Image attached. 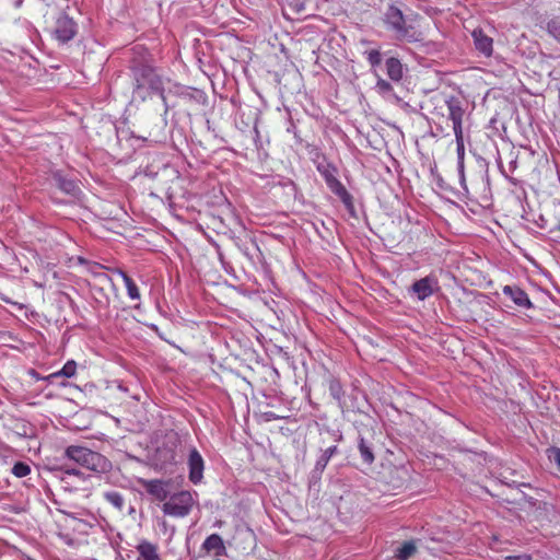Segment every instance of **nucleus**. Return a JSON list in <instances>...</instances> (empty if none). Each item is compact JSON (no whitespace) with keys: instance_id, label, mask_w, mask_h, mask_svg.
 <instances>
[{"instance_id":"nucleus-2","label":"nucleus","mask_w":560,"mask_h":560,"mask_svg":"<svg viewBox=\"0 0 560 560\" xmlns=\"http://www.w3.org/2000/svg\"><path fill=\"white\" fill-rule=\"evenodd\" d=\"M135 90L141 100H145L151 94L159 95L163 101L164 96V84L168 82V79L163 78L158 73L156 69L151 66H141L135 70Z\"/></svg>"},{"instance_id":"nucleus-32","label":"nucleus","mask_w":560,"mask_h":560,"mask_svg":"<svg viewBox=\"0 0 560 560\" xmlns=\"http://www.w3.org/2000/svg\"><path fill=\"white\" fill-rule=\"evenodd\" d=\"M336 447H329L325 451V455H326V460L329 459V457L332 455V453L335 452Z\"/></svg>"},{"instance_id":"nucleus-31","label":"nucleus","mask_w":560,"mask_h":560,"mask_svg":"<svg viewBox=\"0 0 560 560\" xmlns=\"http://www.w3.org/2000/svg\"><path fill=\"white\" fill-rule=\"evenodd\" d=\"M506 560H533L530 555L524 553L518 556H509Z\"/></svg>"},{"instance_id":"nucleus-17","label":"nucleus","mask_w":560,"mask_h":560,"mask_svg":"<svg viewBox=\"0 0 560 560\" xmlns=\"http://www.w3.org/2000/svg\"><path fill=\"white\" fill-rule=\"evenodd\" d=\"M202 547L207 551H214L215 556H222L225 551L223 540L218 534L207 537Z\"/></svg>"},{"instance_id":"nucleus-29","label":"nucleus","mask_w":560,"mask_h":560,"mask_svg":"<svg viewBox=\"0 0 560 560\" xmlns=\"http://www.w3.org/2000/svg\"><path fill=\"white\" fill-rule=\"evenodd\" d=\"M107 500L117 508H121L124 504L122 497L117 492H110L106 494Z\"/></svg>"},{"instance_id":"nucleus-13","label":"nucleus","mask_w":560,"mask_h":560,"mask_svg":"<svg viewBox=\"0 0 560 560\" xmlns=\"http://www.w3.org/2000/svg\"><path fill=\"white\" fill-rule=\"evenodd\" d=\"M142 486L145 488L150 495L159 501H165L168 498V482L166 481L159 479L143 480Z\"/></svg>"},{"instance_id":"nucleus-30","label":"nucleus","mask_w":560,"mask_h":560,"mask_svg":"<svg viewBox=\"0 0 560 560\" xmlns=\"http://www.w3.org/2000/svg\"><path fill=\"white\" fill-rule=\"evenodd\" d=\"M548 457L550 460H553L557 463V465L560 467V448L559 447H551L548 450Z\"/></svg>"},{"instance_id":"nucleus-5","label":"nucleus","mask_w":560,"mask_h":560,"mask_svg":"<svg viewBox=\"0 0 560 560\" xmlns=\"http://www.w3.org/2000/svg\"><path fill=\"white\" fill-rule=\"evenodd\" d=\"M317 170L320 173V175L324 177L327 187L336 196H338L342 200V202L350 203L351 195L348 192V190L342 185V183L337 178L336 168L334 166L327 165V166H318Z\"/></svg>"},{"instance_id":"nucleus-23","label":"nucleus","mask_w":560,"mask_h":560,"mask_svg":"<svg viewBox=\"0 0 560 560\" xmlns=\"http://www.w3.org/2000/svg\"><path fill=\"white\" fill-rule=\"evenodd\" d=\"M417 551L412 541H405L396 551L395 556L398 560H408Z\"/></svg>"},{"instance_id":"nucleus-26","label":"nucleus","mask_w":560,"mask_h":560,"mask_svg":"<svg viewBox=\"0 0 560 560\" xmlns=\"http://www.w3.org/2000/svg\"><path fill=\"white\" fill-rule=\"evenodd\" d=\"M31 466L24 462H16L12 467V474L16 478H23L31 474Z\"/></svg>"},{"instance_id":"nucleus-3","label":"nucleus","mask_w":560,"mask_h":560,"mask_svg":"<svg viewBox=\"0 0 560 560\" xmlns=\"http://www.w3.org/2000/svg\"><path fill=\"white\" fill-rule=\"evenodd\" d=\"M65 456L80 466L94 471L104 470L106 466V458L102 454L84 446L70 445L66 448Z\"/></svg>"},{"instance_id":"nucleus-28","label":"nucleus","mask_w":560,"mask_h":560,"mask_svg":"<svg viewBox=\"0 0 560 560\" xmlns=\"http://www.w3.org/2000/svg\"><path fill=\"white\" fill-rule=\"evenodd\" d=\"M366 59L372 67L380 66L382 62V55L378 49H371L366 52Z\"/></svg>"},{"instance_id":"nucleus-7","label":"nucleus","mask_w":560,"mask_h":560,"mask_svg":"<svg viewBox=\"0 0 560 560\" xmlns=\"http://www.w3.org/2000/svg\"><path fill=\"white\" fill-rule=\"evenodd\" d=\"M52 34L58 42L65 44L75 36L77 24L68 15L61 14L56 20Z\"/></svg>"},{"instance_id":"nucleus-22","label":"nucleus","mask_w":560,"mask_h":560,"mask_svg":"<svg viewBox=\"0 0 560 560\" xmlns=\"http://www.w3.org/2000/svg\"><path fill=\"white\" fill-rule=\"evenodd\" d=\"M328 389L331 397L340 404L345 397V392L339 380L330 377L328 380Z\"/></svg>"},{"instance_id":"nucleus-1","label":"nucleus","mask_w":560,"mask_h":560,"mask_svg":"<svg viewBox=\"0 0 560 560\" xmlns=\"http://www.w3.org/2000/svg\"><path fill=\"white\" fill-rule=\"evenodd\" d=\"M383 22L387 30L392 31L398 40L408 43L422 42L425 37L421 25L406 23L405 15L396 5H389L384 13Z\"/></svg>"},{"instance_id":"nucleus-25","label":"nucleus","mask_w":560,"mask_h":560,"mask_svg":"<svg viewBox=\"0 0 560 560\" xmlns=\"http://www.w3.org/2000/svg\"><path fill=\"white\" fill-rule=\"evenodd\" d=\"M375 90L384 97L392 95L394 92L393 85L381 77H377Z\"/></svg>"},{"instance_id":"nucleus-20","label":"nucleus","mask_w":560,"mask_h":560,"mask_svg":"<svg viewBox=\"0 0 560 560\" xmlns=\"http://www.w3.org/2000/svg\"><path fill=\"white\" fill-rule=\"evenodd\" d=\"M138 552L142 560H160L158 548L151 542H141L138 546Z\"/></svg>"},{"instance_id":"nucleus-21","label":"nucleus","mask_w":560,"mask_h":560,"mask_svg":"<svg viewBox=\"0 0 560 560\" xmlns=\"http://www.w3.org/2000/svg\"><path fill=\"white\" fill-rule=\"evenodd\" d=\"M77 373V362L74 360H69L65 363V365L62 366V369L58 372H55V373H51L47 378L50 380V378H55V377H59V376H65V377H72L74 376Z\"/></svg>"},{"instance_id":"nucleus-15","label":"nucleus","mask_w":560,"mask_h":560,"mask_svg":"<svg viewBox=\"0 0 560 560\" xmlns=\"http://www.w3.org/2000/svg\"><path fill=\"white\" fill-rule=\"evenodd\" d=\"M386 73L394 82H399L404 77L402 65L399 59L390 57L385 62Z\"/></svg>"},{"instance_id":"nucleus-4","label":"nucleus","mask_w":560,"mask_h":560,"mask_svg":"<svg viewBox=\"0 0 560 560\" xmlns=\"http://www.w3.org/2000/svg\"><path fill=\"white\" fill-rule=\"evenodd\" d=\"M195 504L192 494L189 491H180L170 497L168 501L162 505L165 515L172 517L187 516Z\"/></svg>"},{"instance_id":"nucleus-14","label":"nucleus","mask_w":560,"mask_h":560,"mask_svg":"<svg viewBox=\"0 0 560 560\" xmlns=\"http://www.w3.org/2000/svg\"><path fill=\"white\" fill-rule=\"evenodd\" d=\"M54 180L57 187L65 194L75 197L81 192V189L75 180L62 176L60 173L54 174Z\"/></svg>"},{"instance_id":"nucleus-19","label":"nucleus","mask_w":560,"mask_h":560,"mask_svg":"<svg viewBox=\"0 0 560 560\" xmlns=\"http://www.w3.org/2000/svg\"><path fill=\"white\" fill-rule=\"evenodd\" d=\"M359 452L365 464L371 465L374 462V445L365 438H361L359 442Z\"/></svg>"},{"instance_id":"nucleus-24","label":"nucleus","mask_w":560,"mask_h":560,"mask_svg":"<svg viewBox=\"0 0 560 560\" xmlns=\"http://www.w3.org/2000/svg\"><path fill=\"white\" fill-rule=\"evenodd\" d=\"M454 135H455V141H456L458 166L460 170H463L464 168V158H465L464 135H463V132L454 133Z\"/></svg>"},{"instance_id":"nucleus-9","label":"nucleus","mask_w":560,"mask_h":560,"mask_svg":"<svg viewBox=\"0 0 560 560\" xmlns=\"http://www.w3.org/2000/svg\"><path fill=\"white\" fill-rule=\"evenodd\" d=\"M445 103L448 110V118L453 122L454 133L463 132V119L465 109L463 107L462 101L455 96H450Z\"/></svg>"},{"instance_id":"nucleus-8","label":"nucleus","mask_w":560,"mask_h":560,"mask_svg":"<svg viewBox=\"0 0 560 560\" xmlns=\"http://www.w3.org/2000/svg\"><path fill=\"white\" fill-rule=\"evenodd\" d=\"M179 444L177 436H172L167 440L162 447L156 451V460L160 463L161 468H167L168 466L176 465L178 462V455L176 447Z\"/></svg>"},{"instance_id":"nucleus-6","label":"nucleus","mask_w":560,"mask_h":560,"mask_svg":"<svg viewBox=\"0 0 560 560\" xmlns=\"http://www.w3.org/2000/svg\"><path fill=\"white\" fill-rule=\"evenodd\" d=\"M440 290L438 277L433 273L428 275L416 282L409 288V292L415 294L419 301L432 296Z\"/></svg>"},{"instance_id":"nucleus-16","label":"nucleus","mask_w":560,"mask_h":560,"mask_svg":"<svg viewBox=\"0 0 560 560\" xmlns=\"http://www.w3.org/2000/svg\"><path fill=\"white\" fill-rule=\"evenodd\" d=\"M116 272L121 277V279H122L124 283H125L128 298L130 300H132V301H140L141 300V293H140V290H139L137 283L132 280V278L129 277L121 269H116Z\"/></svg>"},{"instance_id":"nucleus-12","label":"nucleus","mask_w":560,"mask_h":560,"mask_svg":"<svg viewBox=\"0 0 560 560\" xmlns=\"http://www.w3.org/2000/svg\"><path fill=\"white\" fill-rule=\"evenodd\" d=\"M502 292L505 296L510 298L516 306L522 308L533 307V303L530 302L528 294L520 287L505 285L503 287Z\"/></svg>"},{"instance_id":"nucleus-10","label":"nucleus","mask_w":560,"mask_h":560,"mask_svg":"<svg viewBox=\"0 0 560 560\" xmlns=\"http://www.w3.org/2000/svg\"><path fill=\"white\" fill-rule=\"evenodd\" d=\"M188 468L189 480L194 485L200 483L203 478L205 462L201 454L196 448H192L189 453Z\"/></svg>"},{"instance_id":"nucleus-33","label":"nucleus","mask_w":560,"mask_h":560,"mask_svg":"<svg viewBox=\"0 0 560 560\" xmlns=\"http://www.w3.org/2000/svg\"><path fill=\"white\" fill-rule=\"evenodd\" d=\"M268 420H271V419H277V417L273 415V413H268Z\"/></svg>"},{"instance_id":"nucleus-34","label":"nucleus","mask_w":560,"mask_h":560,"mask_svg":"<svg viewBox=\"0 0 560 560\" xmlns=\"http://www.w3.org/2000/svg\"><path fill=\"white\" fill-rule=\"evenodd\" d=\"M67 472H68V474H75V471H74V470H68Z\"/></svg>"},{"instance_id":"nucleus-27","label":"nucleus","mask_w":560,"mask_h":560,"mask_svg":"<svg viewBox=\"0 0 560 560\" xmlns=\"http://www.w3.org/2000/svg\"><path fill=\"white\" fill-rule=\"evenodd\" d=\"M547 32L557 40L560 42V19H551L547 23Z\"/></svg>"},{"instance_id":"nucleus-11","label":"nucleus","mask_w":560,"mask_h":560,"mask_svg":"<svg viewBox=\"0 0 560 560\" xmlns=\"http://www.w3.org/2000/svg\"><path fill=\"white\" fill-rule=\"evenodd\" d=\"M471 37L476 50L485 57H491L493 54V39L488 36L482 28L478 27L471 32Z\"/></svg>"},{"instance_id":"nucleus-18","label":"nucleus","mask_w":560,"mask_h":560,"mask_svg":"<svg viewBox=\"0 0 560 560\" xmlns=\"http://www.w3.org/2000/svg\"><path fill=\"white\" fill-rule=\"evenodd\" d=\"M407 475V469L404 466H394L390 469L389 476L386 478V482L394 488H398L402 486Z\"/></svg>"}]
</instances>
